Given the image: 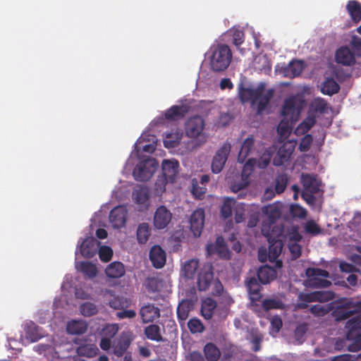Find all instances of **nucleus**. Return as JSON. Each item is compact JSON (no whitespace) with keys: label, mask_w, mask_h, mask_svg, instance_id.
Masks as SVG:
<instances>
[{"label":"nucleus","mask_w":361,"mask_h":361,"mask_svg":"<svg viewBox=\"0 0 361 361\" xmlns=\"http://www.w3.org/2000/svg\"><path fill=\"white\" fill-rule=\"evenodd\" d=\"M290 213L293 217L304 219L307 216V211L299 204H292L290 207Z\"/></svg>","instance_id":"obj_61"},{"label":"nucleus","mask_w":361,"mask_h":361,"mask_svg":"<svg viewBox=\"0 0 361 361\" xmlns=\"http://www.w3.org/2000/svg\"><path fill=\"white\" fill-rule=\"evenodd\" d=\"M149 259L155 268H162L166 263V252L159 245H154L149 251Z\"/></svg>","instance_id":"obj_23"},{"label":"nucleus","mask_w":361,"mask_h":361,"mask_svg":"<svg viewBox=\"0 0 361 361\" xmlns=\"http://www.w3.org/2000/svg\"><path fill=\"white\" fill-rule=\"evenodd\" d=\"M199 267V262L197 259H190L185 262L183 267L184 275L188 279H192Z\"/></svg>","instance_id":"obj_45"},{"label":"nucleus","mask_w":361,"mask_h":361,"mask_svg":"<svg viewBox=\"0 0 361 361\" xmlns=\"http://www.w3.org/2000/svg\"><path fill=\"white\" fill-rule=\"evenodd\" d=\"M81 314L85 317H91L97 312V306L92 302H85L80 307Z\"/></svg>","instance_id":"obj_56"},{"label":"nucleus","mask_w":361,"mask_h":361,"mask_svg":"<svg viewBox=\"0 0 361 361\" xmlns=\"http://www.w3.org/2000/svg\"><path fill=\"white\" fill-rule=\"evenodd\" d=\"M235 204V200L233 198L226 197L221 208V216L224 219H228L232 216L233 208Z\"/></svg>","instance_id":"obj_49"},{"label":"nucleus","mask_w":361,"mask_h":361,"mask_svg":"<svg viewBox=\"0 0 361 361\" xmlns=\"http://www.w3.org/2000/svg\"><path fill=\"white\" fill-rule=\"evenodd\" d=\"M145 334L146 337L157 342L164 341V338L161 334V329L157 324H150L145 329Z\"/></svg>","instance_id":"obj_39"},{"label":"nucleus","mask_w":361,"mask_h":361,"mask_svg":"<svg viewBox=\"0 0 361 361\" xmlns=\"http://www.w3.org/2000/svg\"><path fill=\"white\" fill-rule=\"evenodd\" d=\"M294 151V146L291 142L284 143L281 146L273 158V164L276 166H281L288 161Z\"/></svg>","instance_id":"obj_18"},{"label":"nucleus","mask_w":361,"mask_h":361,"mask_svg":"<svg viewBox=\"0 0 361 361\" xmlns=\"http://www.w3.org/2000/svg\"><path fill=\"white\" fill-rule=\"evenodd\" d=\"M216 302L211 298L204 299L201 305V314L206 320H211L216 309Z\"/></svg>","instance_id":"obj_29"},{"label":"nucleus","mask_w":361,"mask_h":361,"mask_svg":"<svg viewBox=\"0 0 361 361\" xmlns=\"http://www.w3.org/2000/svg\"><path fill=\"white\" fill-rule=\"evenodd\" d=\"M350 45L354 56L361 57V38L357 36H353Z\"/></svg>","instance_id":"obj_62"},{"label":"nucleus","mask_w":361,"mask_h":361,"mask_svg":"<svg viewBox=\"0 0 361 361\" xmlns=\"http://www.w3.org/2000/svg\"><path fill=\"white\" fill-rule=\"evenodd\" d=\"M332 310V308L330 305H321L317 304L312 305L310 312L314 316L317 317H324L330 312Z\"/></svg>","instance_id":"obj_51"},{"label":"nucleus","mask_w":361,"mask_h":361,"mask_svg":"<svg viewBox=\"0 0 361 361\" xmlns=\"http://www.w3.org/2000/svg\"><path fill=\"white\" fill-rule=\"evenodd\" d=\"M255 140L252 136L247 137L243 142L238 155V161L243 163L249 156L250 151L254 147Z\"/></svg>","instance_id":"obj_35"},{"label":"nucleus","mask_w":361,"mask_h":361,"mask_svg":"<svg viewBox=\"0 0 361 361\" xmlns=\"http://www.w3.org/2000/svg\"><path fill=\"white\" fill-rule=\"evenodd\" d=\"M257 87H262L260 96L252 101V106H256L257 114L262 113L269 104L271 99L273 98L274 94V90L273 89L266 90V85L264 83H260L257 85Z\"/></svg>","instance_id":"obj_11"},{"label":"nucleus","mask_w":361,"mask_h":361,"mask_svg":"<svg viewBox=\"0 0 361 361\" xmlns=\"http://www.w3.org/2000/svg\"><path fill=\"white\" fill-rule=\"evenodd\" d=\"M257 164V159L254 158L249 159L243 166L241 172V181L234 183L231 185V190L234 192L245 188L250 183V176L252 173L255 166Z\"/></svg>","instance_id":"obj_8"},{"label":"nucleus","mask_w":361,"mask_h":361,"mask_svg":"<svg viewBox=\"0 0 361 361\" xmlns=\"http://www.w3.org/2000/svg\"><path fill=\"white\" fill-rule=\"evenodd\" d=\"M361 313V300H355L352 298L345 299L341 305H337L331 312L337 322L348 319L356 314Z\"/></svg>","instance_id":"obj_4"},{"label":"nucleus","mask_w":361,"mask_h":361,"mask_svg":"<svg viewBox=\"0 0 361 361\" xmlns=\"http://www.w3.org/2000/svg\"><path fill=\"white\" fill-rule=\"evenodd\" d=\"M140 314L144 323L151 322L159 317V309L154 305L148 304L141 307Z\"/></svg>","instance_id":"obj_26"},{"label":"nucleus","mask_w":361,"mask_h":361,"mask_svg":"<svg viewBox=\"0 0 361 361\" xmlns=\"http://www.w3.org/2000/svg\"><path fill=\"white\" fill-rule=\"evenodd\" d=\"M170 183L164 176H159L154 184V190L157 195H161L166 190V185Z\"/></svg>","instance_id":"obj_59"},{"label":"nucleus","mask_w":361,"mask_h":361,"mask_svg":"<svg viewBox=\"0 0 361 361\" xmlns=\"http://www.w3.org/2000/svg\"><path fill=\"white\" fill-rule=\"evenodd\" d=\"M172 214L165 206H159L154 214L153 223L157 229L165 228L171 222Z\"/></svg>","instance_id":"obj_15"},{"label":"nucleus","mask_w":361,"mask_h":361,"mask_svg":"<svg viewBox=\"0 0 361 361\" xmlns=\"http://www.w3.org/2000/svg\"><path fill=\"white\" fill-rule=\"evenodd\" d=\"M133 196L135 203L142 205L146 209H147L149 195L147 188H140L134 190Z\"/></svg>","instance_id":"obj_37"},{"label":"nucleus","mask_w":361,"mask_h":361,"mask_svg":"<svg viewBox=\"0 0 361 361\" xmlns=\"http://www.w3.org/2000/svg\"><path fill=\"white\" fill-rule=\"evenodd\" d=\"M127 218V209L123 206L114 207L109 214V220L112 226L121 228L125 226Z\"/></svg>","instance_id":"obj_19"},{"label":"nucleus","mask_w":361,"mask_h":361,"mask_svg":"<svg viewBox=\"0 0 361 361\" xmlns=\"http://www.w3.org/2000/svg\"><path fill=\"white\" fill-rule=\"evenodd\" d=\"M204 353L208 361H217L221 356L219 349L212 343H208L204 345Z\"/></svg>","instance_id":"obj_41"},{"label":"nucleus","mask_w":361,"mask_h":361,"mask_svg":"<svg viewBox=\"0 0 361 361\" xmlns=\"http://www.w3.org/2000/svg\"><path fill=\"white\" fill-rule=\"evenodd\" d=\"M360 319L358 317H353L350 319L345 324V328L348 329V333L347 334V339L350 340L351 336H353L354 331L358 330V331H361V326H360Z\"/></svg>","instance_id":"obj_48"},{"label":"nucleus","mask_w":361,"mask_h":361,"mask_svg":"<svg viewBox=\"0 0 361 361\" xmlns=\"http://www.w3.org/2000/svg\"><path fill=\"white\" fill-rule=\"evenodd\" d=\"M181 137L178 133L169 132L165 133L164 145L166 148H173L178 145Z\"/></svg>","instance_id":"obj_46"},{"label":"nucleus","mask_w":361,"mask_h":361,"mask_svg":"<svg viewBox=\"0 0 361 361\" xmlns=\"http://www.w3.org/2000/svg\"><path fill=\"white\" fill-rule=\"evenodd\" d=\"M87 329V324L84 321L73 320L68 323L66 326L67 332L70 334H82Z\"/></svg>","instance_id":"obj_38"},{"label":"nucleus","mask_w":361,"mask_h":361,"mask_svg":"<svg viewBox=\"0 0 361 361\" xmlns=\"http://www.w3.org/2000/svg\"><path fill=\"white\" fill-rule=\"evenodd\" d=\"M305 231L307 233L317 235L322 233L321 228L313 220H309L305 225Z\"/></svg>","instance_id":"obj_58"},{"label":"nucleus","mask_w":361,"mask_h":361,"mask_svg":"<svg viewBox=\"0 0 361 361\" xmlns=\"http://www.w3.org/2000/svg\"><path fill=\"white\" fill-rule=\"evenodd\" d=\"M190 106L189 104L173 105L165 112V118L167 120L178 121L183 118L189 112Z\"/></svg>","instance_id":"obj_22"},{"label":"nucleus","mask_w":361,"mask_h":361,"mask_svg":"<svg viewBox=\"0 0 361 361\" xmlns=\"http://www.w3.org/2000/svg\"><path fill=\"white\" fill-rule=\"evenodd\" d=\"M204 224V211L203 209H195L190 215V227L195 237L200 236Z\"/></svg>","instance_id":"obj_16"},{"label":"nucleus","mask_w":361,"mask_h":361,"mask_svg":"<svg viewBox=\"0 0 361 361\" xmlns=\"http://www.w3.org/2000/svg\"><path fill=\"white\" fill-rule=\"evenodd\" d=\"M331 293L325 291H314L309 293H300L299 299L300 301L306 302H323L331 298Z\"/></svg>","instance_id":"obj_25"},{"label":"nucleus","mask_w":361,"mask_h":361,"mask_svg":"<svg viewBox=\"0 0 361 361\" xmlns=\"http://www.w3.org/2000/svg\"><path fill=\"white\" fill-rule=\"evenodd\" d=\"M303 102L292 96L285 99L281 110V121L279 125L281 133H286L298 121Z\"/></svg>","instance_id":"obj_1"},{"label":"nucleus","mask_w":361,"mask_h":361,"mask_svg":"<svg viewBox=\"0 0 361 361\" xmlns=\"http://www.w3.org/2000/svg\"><path fill=\"white\" fill-rule=\"evenodd\" d=\"M340 90L339 85L332 78L326 79L322 87V92L327 95H333Z\"/></svg>","instance_id":"obj_43"},{"label":"nucleus","mask_w":361,"mask_h":361,"mask_svg":"<svg viewBox=\"0 0 361 361\" xmlns=\"http://www.w3.org/2000/svg\"><path fill=\"white\" fill-rule=\"evenodd\" d=\"M207 250L209 255L216 254L220 258L224 259H229L231 258V252L222 236L217 237L214 244L207 245Z\"/></svg>","instance_id":"obj_14"},{"label":"nucleus","mask_w":361,"mask_h":361,"mask_svg":"<svg viewBox=\"0 0 361 361\" xmlns=\"http://www.w3.org/2000/svg\"><path fill=\"white\" fill-rule=\"evenodd\" d=\"M304 69V64L302 61L292 60L287 65L277 66L276 71L283 76L293 78L300 75Z\"/></svg>","instance_id":"obj_12"},{"label":"nucleus","mask_w":361,"mask_h":361,"mask_svg":"<svg viewBox=\"0 0 361 361\" xmlns=\"http://www.w3.org/2000/svg\"><path fill=\"white\" fill-rule=\"evenodd\" d=\"M106 275L111 279L122 277L125 273L124 265L120 262H114L109 264L105 269Z\"/></svg>","instance_id":"obj_32"},{"label":"nucleus","mask_w":361,"mask_h":361,"mask_svg":"<svg viewBox=\"0 0 361 361\" xmlns=\"http://www.w3.org/2000/svg\"><path fill=\"white\" fill-rule=\"evenodd\" d=\"M99 259L104 262H108L111 259L113 250L109 246H102L99 250Z\"/></svg>","instance_id":"obj_60"},{"label":"nucleus","mask_w":361,"mask_h":361,"mask_svg":"<svg viewBox=\"0 0 361 361\" xmlns=\"http://www.w3.org/2000/svg\"><path fill=\"white\" fill-rule=\"evenodd\" d=\"M78 269L90 279L94 278L97 274V267L90 262H81L78 265Z\"/></svg>","instance_id":"obj_44"},{"label":"nucleus","mask_w":361,"mask_h":361,"mask_svg":"<svg viewBox=\"0 0 361 361\" xmlns=\"http://www.w3.org/2000/svg\"><path fill=\"white\" fill-rule=\"evenodd\" d=\"M246 287L252 300L254 301L260 299L261 283L259 281L258 279L255 276L250 277L246 281Z\"/></svg>","instance_id":"obj_30"},{"label":"nucleus","mask_w":361,"mask_h":361,"mask_svg":"<svg viewBox=\"0 0 361 361\" xmlns=\"http://www.w3.org/2000/svg\"><path fill=\"white\" fill-rule=\"evenodd\" d=\"M312 107L315 112L324 114L327 111L328 104L324 99L317 97L313 100Z\"/></svg>","instance_id":"obj_55"},{"label":"nucleus","mask_w":361,"mask_h":361,"mask_svg":"<svg viewBox=\"0 0 361 361\" xmlns=\"http://www.w3.org/2000/svg\"><path fill=\"white\" fill-rule=\"evenodd\" d=\"M206 191L207 188L205 186H200L196 180H192L191 192L195 198L199 200L203 199Z\"/></svg>","instance_id":"obj_57"},{"label":"nucleus","mask_w":361,"mask_h":361,"mask_svg":"<svg viewBox=\"0 0 361 361\" xmlns=\"http://www.w3.org/2000/svg\"><path fill=\"white\" fill-rule=\"evenodd\" d=\"M336 61L344 66H352L355 63V56L348 47L339 48L335 54Z\"/></svg>","instance_id":"obj_24"},{"label":"nucleus","mask_w":361,"mask_h":361,"mask_svg":"<svg viewBox=\"0 0 361 361\" xmlns=\"http://www.w3.org/2000/svg\"><path fill=\"white\" fill-rule=\"evenodd\" d=\"M133 340V334L130 331H123L113 343V353L118 357H122Z\"/></svg>","instance_id":"obj_10"},{"label":"nucleus","mask_w":361,"mask_h":361,"mask_svg":"<svg viewBox=\"0 0 361 361\" xmlns=\"http://www.w3.org/2000/svg\"><path fill=\"white\" fill-rule=\"evenodd\" d=\"M257 276L262 284H267L276 278V271L272 267L265 265L258 269Z\"/></svg>","instance_id":"obj_27"},{"label":"nucleus","mask_w":361,"mask_h":361,"mask_svg":"<svg viewBox=\"0 0 361 361\" xmlns=\"http://www.w3.org/2000/svg\"><path fill=\"white\" fill-rule=\"evenodd\" d=\"M98 348L94 344H81L77 349V354L80 356L92 357L97 354Z\"/></svg>","instance_id":"obj_42"},{"label":"nucleus","mask_w":361,"mask_h":361,"mask_svg":"<svg viewBox=\"0 0 361 361\" xmlns=\"http://www.w3.org/2000/svg\"><path fill=\"white\" fill-rule=\"evenodd\" d=\"M210 65L215 72L225 71L231 63L232 53L226 44H218L211 48Z\"/></svg>","instance_id":"obj_3"},{"label":"nucleus","mask_w":361,"mask_h":361,"mask_svg":"<svg viewBox=\"0 0 361 361\" xmlns=\"http://www.w3.org/2000/svg\"><path fill=\"white\" fill-rule=\"evenodd\" d=\"M316 123L314 116H307L295 130L296 135L305 134Z\"/></svg>","instance_id":"obj_47"},{"label":"nucleus","mask_w":361,"mask_h":361,"mask_svg":"<svg viewBox=\"0 0 361 361\" xmlns=\"http://www.w3.org/2000/svg\"><path fill=\"white\" fill-rule=\"evenodd\" d=\"M192 308L193 304L190 300H183L177 307L178 319L180 321L186 320Z\"/></svg>","instance_id":"obj_36"},{"label":"nucleus","mask_w":361,"mask_h":361,"mask_svg":"<svg viewBox=\"0 0 361 361\" xmlns=\"http://www.w3.org/2000/svg\"><path fill=\"white\" fill-rule=\"evenodd\" d=\"M188 327L192 334L202 333L204 330V326L201 320L195 317L188 321Z\"/></svg>","instance_id":"obj_54"},{"label":"nucleus","mask_w":361,"mask_h":361,"mask_svg":"<svg viewBox=\"0 0 361 361\" xmlns=\"http://www.w3.org/2000/svg\"><path fill=\"white\" fill-rule=\"evenodd\" d=\"M179 163L177 160L164 159L162 161V176L169 180L171 183L175 182L179 172Z\"/></svg>","instance_id":"obj_17"},{"label":"nucleus","mask_w":361,"mask_h":361,"mask_svg":"<svg viewBox=\"0 0 361 361\" xmlns=\"http://www.w3.org/2000/svg\"><path fill=\"white\" fill-rule=\"evenodd\" d=\"M313 137L310 134L305 135L300 140L299 149L300 152H305L310 149Z\"/></svg>","instance_id":"obj_63"},{"label":"nucleus","mask_w":361,"mask_h":361,"mask_svg":"<svg viewBox=\"0 0 361 361\" xmlns=\"http://www.w3.org/2000/svg\"><path fill=\"white\" fill-rule=\"evenodd\" d=\"M164 284V280L159 276L148 277L145 281L146 289L149 293H160Z\"/></svg>","instance_id":"obj_33"},{"label":"nucleus","mask_w":361,"mask_h":361,"mask_svg":"<svg viewBox=\"0 0 361 361\" xmlns=\"http://www.w3.org/2000/svg\"><path fill=\"white\" fill-rule=\"evenodd\" d=\"M346 9L354 23H357L361 20V4L359 1H349L346 5Z\"/></svg>","instance_id":"obj_34"},{"label":"nucleus","mask_w":361,"mask_h":361,"mask_svg":"<svg viewBox=\"0 0 361 361\" xmlns=\"http://www.w3.org/2000/svg\"><path fill=\"white\" fill-rule=\"evenodd\" d=\"M231 150V144L226 142L216 151L212 161V171L214 173H219L223 170Z\"/></svg>","instance_id":"obj_6"},{"label":"nucleus","mask_w":361,"mask_h":361,"mask_svg":"<svg viewBox=\"0 0 361 361\" xmlns=\"http://www.w3.org/2000/svg\"><path fill=\"white\" fill-rule=\"evenodd\" d=\"M204 128V119L200 116H195L188 119L185 123V133L189 137L196 138L202 133Z\"/></svg>","instance_id":"obj_13"},{"label":"nucleus","mask_w":361,"mask_h":361,"mask_svg":"<svg viewBox=\"0 0 361 361\" xmlns=\"http://www.w3.org/2000/svg\"><path fill=\"white\" fill-rule=\"evenodd\" d=\"M262 213L265 217L262 220L261 227V233L264 236H269L270 231L274 232V235L283 233V226L275 224L281 216V207L278 204L273 203L262 207Z\"/></svg>","instance_id":"obj_2"},{"label":"nucleus","mask_w":361,"mask_h":361,"mask_svg":"<svg viewBox=\"0 0 361 361\" xmlns=\"http://www.w3.org/2000/svg\"><path fill=\"white\" fill-rule=\"evenodd\" d=\"M273 156V152L271 149H267L262 154L258 160H257V166L260 169H265L269 164Z\"/></svg>","instance_id":"obj_53"},{"label":"nucleus","mask_w":361,"mask_h":361,"mask_svg":"<svg viewBox=\"0 0 361 361\" xmlns=\"http://www.w3.org/2000/svg\"><path fill=\"white\" fill-rule=\"evenodd\" d=\"M159 166L155 159L148 158L140 161L134 168L133 176L137 181L149 180Z\"/></svg>","instance_id":"obj_5"},{"label":"nucleus","mask_w":361,"mask_h":361,"mask_svg":"<svg viewBox=\"0 0 361 361\" xmlns=\"http://www.w3.org/2000/svg\"><path fill=\"white\" fill-rule=\"evenodd\" d=\"M118 331V326L116 324H108L103 329L104 337L113 338Z\"/></svg>","instance_id":"obj_64"},{"label":"nucleus","mask_w":361,"mask_h":361,"mask_svg":"<svg viewBox=\"0 0 361 361\" xmlns=\"http://www.w3.org/2000/svg\"><path fill=\"white\" fill-rule=\"evenodd\" d=\"M288 177L286 173L279 174L275 179V192L281 194L284 192L287 187Z\"/></svg>","instance_id":"obj_52"},{"label":"nucleus","mask_w":361,"mask_h":361,"mask_svg":"<svg viewBox=\"0 0 361 361\" xmlns=\"http://www.w3.org/2000/svg\"><path fill=\"white\" fill-rule=\"evenodd\" d=\"M262 87H256L255 89L246 88L241 87L239 90V97L243 103L250 102L252 104L254 99H257L260 96Z\"/></svg>","instance_id":"obj_31"},{"label":"nucleus","mask_w":361,"mask_h":361,"mask_svg":"<svg viewBox=\"0 0 361 361\" xmlns=\"http://www.w3.org/2000/svg\"><path fill=\"white\" fill-rule=\"evenodd\" d=\"M288 244L290 243H298L302 240V235L298 231V228L296 226H293L288 229L286 235L283 236Z\"/></svg>","instance_id":"obj_50"},{"label":"nucleus","mask_w":361,"mask_h":361,"mask_svg":"<svg viewBox=\"0 0 361 361\" xmlns=\"http://www.w3.org/2000/svg\"><path fill=\"white\" fill-rule=\"evenodd\" d=\"M269 233V236H265L269 243L268 257L270 262H274L279 257L283 249V233L274 235V232L270 231Z\"/></svg>","instance_id":"obj_9"},{"label":"nucleus","mask_w":361,"mask_h":361,"mask_svg":"<svg viewBox=\"0 0 361 361\" xmlns=\"http://www.w3.org/2000/svg\"><path fill=\"white\" fill-rule=\"evenodd\" d=\"M306 275L310 279V284L315 288H326L329 287L331 283L326 279H321L318 277H329V272L324 269L319 268H308L306 270Z\"/></svg>","instance_id":"obj_7"},{"label":"nucleus","mask_w":361,"mask_h":361,"mask_svg":"<svg viewBox=\"0 0 361 361\" xmlns=\"http://www.w3.org/2000/svg\"><path fill=\"white\" fill-rule=\"evenodd\" d=\"M214 274L212 267L207 265L203 267L198 274L197 286L200 291L207 290L213 280Z\"/></svg>","instance_id":"obj_20"},{"label":"nucleus","mask_w":361,"mask_h":361,"mask_svg":"<svg viewBox=\"0 0 361 361\" xmlns=\"http://www.w3.org/2000/svg\"><path fill=\"white\" fill-rule=\"evenodd\" d=\"M151 235V228L147 223H142L138 225L137 229V240L140 244L147 242Z\"/></svg>","instance_id":"obj_40"},{"label":"nucleus","mask_w":361,"mask_h":361,"mask_svg":"<svg viewBox=\"0 0 361 361\" xmlns=\"http://www.w3.org/2000/svg\"><path fill=\"white\" fill-rule=\"evenodd\" d=\"M80 252L84 257H92L97 252L96 240L93 238L85 239L80 245Z\"/></svg>","instance_id":"obj_28"},{"label":"nucleus","mask_w":361,"mask_h":361,"mask_svg":"<svg viewBox=\"0 0 361 361\" xmlns=\"http://www.w3.org/2000/svg\"><path fill=\"white\" fill-rule=\"evenodd\" d=\"M301 183L304 188L303 191L317 193L320 190L321 181L315 174L302 173L301 176Z\"/></svg>","instance_id":"obj_21"}]
</instances>
